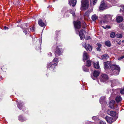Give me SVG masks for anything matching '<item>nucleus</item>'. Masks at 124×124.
Here are the masks:
<instances>
[{"mask_svg":"<svg viewBox=\"0 0 124 124\" xmlns=\"http://www.w3.org/2000/svg\"><path fill=\"white\" fill-rule=\"evenodd\" d=\"M110 73L115 75L118 74L120 70V68L117 65H113L111 66L110 68Z\"/></svg>","mask_w":124,"mask_h":124,"instance_id":"nucleus-1","label":"nucleus"},{"mask_svg":"<svg viewBox=\"0 0 124 124\" xmlns=\"http://www.w3.org/2000/svg\"><path fill=\"white\" fill-rule=\"evenodd\" d=\"M89 2L88 0H82L81 2V9L82 10L87 9L88 7Z\"/></svg>","mask_w":124,"mask_h":124,"instance_id":"nucleus-2","label":"nucleus"},{"mask_svg":"<svg viewBox=\"0 0 124 124\" xmlns=\"http://www.w3.org/2000/svg\"><path fill=\"white\" fill-rule=\"evenodd\" d=\"M83 46L87 51H91L92 50V47L91 46H90L89 44H87L86 45V43L85 42H84L82 44Z\"/></svg>","mask_w":124,"mask_h":124,"instance_id":"nucleus-3","label":"nucleus"},{"mask_svg":"<svg viewBox=\"0 0 124 124\" xmlns=\"http://www.w3.org/2000/svg\"><path fill=\"white\" fill-rule=\"evenodd\" d=\"M107 113L108 114L113 117H114L116 115V112L115 111H110L109 110H107Z\"/></svg>","mask_w":124,"mask_h":124,"instance_id":"nucleus-4","label":"nucleus"},{"mask_svg":"<svg viewBox=\"0 0 124 124\" xmlns=\"http://www.w3.org/2000/svg\"><path fill=\"white\" fill-rule=\"evenodd\" d=\"M101 76V82H104L108 79L107 76L105 74H102Z\"/></svg>","mask_w":124,"mask_h":124,"instance_id":"nucleus-5","label":"nucleus"},{"mask_svg":"<svg viewBox=\"0 0 124 124\" xmlns=\"http://www.w3.org/2000/svg\"><path fill=\"white\" fill-rule=\"evenodd\" d=\"M74 24L75 27L77 29H79L81 27V23L80 21L74 22Z\"/></svg>","mask_w":124,"mask_h":124,"instance_id":"nucleus-6","label":"nucleus"},{"mask_svg":"<svg viewBox=\"0 0 124 124\" xmlns=\"http://www.w3.org/2000/svg\"><path fill=\"white\" fill-rule=\"evenodd\" d=\"M69 4L70 5L74 7L76 5L77 3V0H69Z\"/></svg>","mask_w":124,"mask_h":124,"instance_id":"nucleus-7","label":"nucleus"},{"mask_svg":"<svg viewBox=\"0 0 124 124\" xmlns=\"http://www.w3.org/2000/svg\"><path fill=\"white\" fill-rule=\"evenodd\" d=\"M83 57L84 61L88 59L89 57V55L85 51H84L83 53Z\"/></svg>","mask_w":124,"mask_h":124,"instance_id":"nucleus-8","label":"nucleus"},{"mask_svg":"<svg viewBox=\"0 0 124 124\" xmlns=\"http://www.w3.org/2000/svg\"><path fill=\"white\" fill-rule=\"evenodd\" d=\"M85 32V31L83 30H81L79 32V36L81 39H83V38L85 36L84 35V34Z\"/></svg>","mask_w":124,"mask_h":124,"instance_id":"nucleus-9","label":"nucleus"},{"mask_svg":"<svg viewBox=\"0 0 124 124\" xmlns=\"http://www.w3.org/2000/svg\"><path fill=\"white\" fill-rule=\"evenodd\" d=\"M55 54L56 56H59L61 54L60 48H56L55 52Z\"/></svg>","mask_w":124,"mask_h":124,"instance_id":"nucleus-10","label":"nucleus"},{"mask_svg":"<svg viewBox=\"0 0 124 124\" xmlns=\"http://www.w3.org/2000/svg\"><path fill=\"white\" fill-rule=\"evenodd\" d=\"M111 81V86L112 87H113L116 85L118 83L117 81L115 80H112Z\"/></svg>","mask_w":124,"mask_h":124,"instance_id":"nucleus-11","label":"nucleus"},{"mask_svg":"<svg viewBox=\"0 0 124 124\" xmlns=\"http://www.w3.org/2000/svg\"><path fill=\"white\" fill-rule=\"evenodd\" d=\"M105 119L109 123H112V118L108 116H106L105 117Z\"/></svg>","mask_w":124,"mask_h":124,"instance_id":"nucleus-12","label":"nucleus"},{"mask_svg":"<svg viewBox=\"0 0 124 124\" xmlns=\"http://www.w3.org/2000/svg\"><path fill=\"white\" fill-rule=\"evenodd\" d=\"M101 59L103 60H106L109 58V56L107 54H103L101 56Z\"/></svg>","mask_w":124,"mask_h":124,"instance_id":"nucleus-13","label":"nucleus"},{"mask_svg":"<svg viewBox=\"0 0 124 124\" xmlns=\"http://www.w3.org/2000/svg\"><path fill=\"white\" fill-rule=\"evenodd\" d=\"M106 7L105 4L103 2H101V4L99 8L101 10H102L104 9Z\"/></svg>","mask_w":124,"mask_h":124,"instance_id":"nucleus-14","label":"nucleus"},{"mask_svg":"<svg viewBox=\"0 0 124 124\" xmlns=\"http://www.w3.org/2000/svg\"><path fill=\"white\" fill-rule=\"evenodd\" d=\"M123 20V17L120 16L117 17L116 18V20L117 22L120 23Z\"/></svg>","mask_w":124,"mask_h":124,"instance_id":"nucleus-15","label":"nucleus"},{"mask_svg":"<svg viewBox=\"0 0 124 124\" xmlns=\"http://www.w3.org/2000/svg\"><path fill=\"white\" fill-rule=\"evenodd\" d=\"M51 63H50L48 64L47 65V67L48 68L49 67H50V68H54L55 67V66L57 65V64L56 63H54L53 64H52V65L51 66Z\"/></svg>","mask_w":124,"mask_h":124,"instance_id":"nucleus-16","label":"nucleus"},{"mask_svg":"<svg viewBox=\"0 0 124 124\" xmlns=\"http://www.w3.org/2000/svg\"><path fill=\"white\" fill-rule=\"evenodd\" d=\"M38 23L39 25L43 27L45 26V23L42 22V20H39L38 21Z\"/></svg>","mask_w":124,"mask_h":124,"instance_id":"nucleus-17","label":"nucleus"},{"mask_svg":"<svg viewBox=\"0 0 124 124\" xmlns=\"http://www.w3.org/2000/svg\"><path fill=\"white\" fill-rule=\"evenodd\" d=\"M94 67L96 69H98L100 68V66L99 65V62H97L96 63H94Z\"/></svg>","mask_w":124,"mask_h":124,"instance_id":"nucleus-18","label":"nucleus"},{"mask_svg":"<svg viewBox=\"0 0 124 124\" xmlns=\"http://www.w3.org/2000/svg\"><path fill=\"white\" fill-rule=\"evenodd\" d=\"M99 71H95L93 73V76L95 77H97L98 76L99 74Z\"/></svg>","mask_w":124,"mask_h":124,"instance_id":"nucleus-19","label":"nucleus"},{"mask_svg":"<svg viewBox=\"0 0 124 124\" xmlns=\"http://www.w3.org/2000/svg\"><path fill=\"white\" fill-rule=\"evenodd\" d=\"M122 100L121 97L119 96H117L116 99V100L117 102H119L121 101Z\"/></svg>","mask_w":124,"mask_h":124,"instance_id":"nucleus-20","label":"nucleus"},{"mask_svg":"<svg viewBox=\"0 0 124 124\" xmlns=\"http://www.w3.org/2000/svg\"><path fill=\"white\" fill-rule=\"evenodd\" d=\"M68 13H71L72 14V16H74L75 15V13L74 11H73L71 10H68L66 12L65 14H66Z\"/></svg>","mask_w":124,"mask_h":124,"instance_id":"nucleus-21","label":"nucleus"},{"mask_svg":"<svg viewBox=\"0 0 124 124\" xmlns=\"http://www.w3.org/2000/svg\"><path fill=\"white\" fill-rule=\"evenodd\" d=\"M104 65L105 68H108L109 67L110 64L108 63V62H104Z\"/></svg>","mask_w":124,"mask_h":124,"instance_id":"nucleus-22","label":"nucleus"},{"mask_svg":"<svg viewBox=\"0 0 124 124\" xmlns=\"http://www.w3.org/2000/svg\"><path fill=\"white\" fill-rule=\"evenodd\" d=\"M97 18L98 17L96 15H94L92 16V19L93 21H95Z\"/></svg>","mask_w":124,"mask_h":124,"instance_id":"nucleus-23","label":"nucleus"},{"mask_svg":"<svg viewBox=\"0 0 124 124\" xmlns=\"http://www.w3.org/2000/svg\"><path fill=\"white\" fill-rule=\"evenodd\" d=\"M91 64V61L89 60H87L86 62V66L89 67H90Z\"/></svg>","mask_w":124,"mask_h":124,"instance_id":"nucleus-24","label":"nucleus"},{"mask_svg":"<svg viewBox=\"0 0 124 124\" xmlns=\"http://www.w3.org/2000/svg\"><path fill=\"white\" fill-rule=\"evenodd\" d=\"M91 11L90 10H88L84 14V16H88L89 14L91 12Z\"/></svg>","mask_w":124,"mask_h":124,"instance_id":"nucleus-25","label":"nucleus"},{"mask_svg":"<svg viewBox=\"0 0 124 124\" xmlns=\"http://www.w3.org/2000/svg\"><path fill=\"white\" fill-rule=\"evenodd\" d=\"M23 32L25 33L26 35L27 33L28 34L29 32L28 29V28L24 29L23 31Z\"/></svg>","mask_w":124,"mask_h":124,"instance_id":"nucleus-26","label":"nucleus"},{"mask_svg":"<svg viewBox=\"0 0 124 124\" xmlns=\"http://www.w3.org/2000/svg\"><path fill=\"white\" fill-rule=\"evenodd\" d=\"M105 45L109 47L111 45L110 42L109 41H106L105 42Z\"/></svg>","mask_w":124,"mask_h":124,"instance_id":"nucleus-27","label":"nucleus"},{"mask_svg":"<svg viewBox=\"0 0 124 124\" xmlns=\"http://www.w3.org/2000/svg\"><path fill=\"white\" fill-rule=\"evenodd\" d=\"M110 37L112 38H114L115 37V33L113 32H111L110 34Z\"/></svg>","mask_w":124,"mask_h":124,"instance_id":"nucleus-28","label":"nucleus"},{"mask_svg":"<svg viewBox=\"0 0 124 124\" xmlns=\"http://www.w3.org/2000/svg\"><path fill=\"white\" fill-rule=\"evenodd\" d=\"M120 92L121 94H124V88H123L120 89Z\"/></svg>","mask_w":124,"mask_h":124,"instance_id":"nucleus-29","label":"nucleus"},{"mask_svg":"<svg viewBox=\"0 0 124 124\" xmlns=\"http://www.w3.org/2000/svg\"><path fill=\"white\" fill-rule=\"evenodd\" d=\"M116 36L118 38H121L122 37V34H118L116 35Z\"/></svg>","mask_w":124,"mask_h":124,"instance_id":"nucleus-30","label":"nucleus"},{"mask_svg":"<svg viewBox=\"0 0 124 124\" xmlns=\"http://www.w3.org/2000/svg\"><path fill=\"white\" fill-rule=\"evenodd\" d=\"M105 98L104 97H101L100 99V103H101L103 101H104V100Z\"/></svg>","mask_w":124,"mask_h":124,"instance_id":"nucleus-31","label":"nucleus"},{"mask_svg":"<svg viewBox=\"0 0 124 124\" xmlns=\"http://www.w3.org/2000/svg\"><path fill=\"white\" fill-rule=\"evenodd\" d=\"M20 104L19 103V104H17V106L20 109H21L23 108V107H22V106H21V102L20 103Z\"/></svg>","mask_w":124,"mask_h":124,"instance_id":"nucleus-32","label":"nucleus"},{"mask_svg":"<svg viewBox=\"0 0 124 124\" xmlns=\"http://www.w3.org/2000/svg\"><path fill=\"white\" fill-rule=\"evenodd\" d=\"M97 0H90L91 2H93V5H95L96 3V1Z\"/></svg>","mask_w":124,"mask_h":124,"instance_id":"nucleus-33","label":"nucleus"},{"mask_svg":"<svg viewBox=\"0 0 124 124\" xmlns=\"http://www.w3.org/2000/svg\"><path fill=\"white\" fill-rule=\"evenodd\" d=\"M30 30L32 32H33L35 30V28L34 27H31L30 28Z\"/></svg>","mask_w":124,"mask_h":124,"instance_id":"nucleus-34","label":"nucleus"},{"mask_svg":"<svg viewBox=\"0 0 124 124\" xmlns=\"http://www.w3.org/2000/svg\"><path fill=\"white\" fill-rule=\"evenodd\" d=\"M19 120L23 122V117L22 116H20L19 117Z\"/></svg>","mask_w":124,"mask_h":124,"instance_id":"nucleus-35","label":"nucleus"},{"mask_svg":"<svg viewBox=\"0 0 124 124\" xmlns=\"http://www.w3.org/2000/svg\"><path fill=\"white\" fill-rule=\"evenodd\" d=\"M53 61L54 62H58V59L56 58H55L53 60Z\"/></svg>","mask_w":124,"mask_h":124,"instance_id":"nucleus-36","label":"nucleus"},{"mask_svg":"<svg viewBox=\"0 0 124 124\" xmlns=\"http://www.w3.org/2000/svg\"><path fill=\"white\" fill-rule=\"evenodd\" d=\"M106 18H108L109 20H110L111 19V16L109 15H107L106 16Z\"/></svg>","mask_w":124,"mask_h":124,"instance_id":"nucleus-37","label":"nucleus"},{"mask_svg":"<svg viewBox=\"0 0 124 124\" xmlns=\"http://www.w3.org/2000/svg\"><path fill=\"white\" fill-rule=\"evenodd\" d=\"M83 69L84 71H85L87 72L88 71V70L86 68L85 69V67H83Z\"/></svg>","mask_w":124,"mask_h":124,"instance_id":"nucleus-38","label":"nucleus"},{"mask_svg":"<svg viewBox=\"0 0 124 124\" xmlns=\"http://www.w3.org/2000/svg\"><path fill=\"white\" fill-rule=\"evenodd\" d=\"M102 27H103V28H104L105 29H106L107 28L108 29H109V28H110V26H108V25L106 26V27H104L103 26Z\"/></svg>","mask_w":124,"mask_h":124,"instance_id":"nucleus-39","label":"nucleus"},{"mask_svg":"<svg viewBox=\"0 0 124 124\" xmlns=\"http://www.w3.org/2000/svg\"><path fill=\"white\" fill-rule=\"evenodd\" d=\"M124 58V55L120 57H118V59L119 60H120L123 59Z\"/></svg>","mask_w":124,"mask_h":124,"instance_id":"nucleus-40","label":"nucleus"},{"mask_svg":"<svg viewBox=\"0 0 124 124\" xmlns=\"http://www.w3.org/2000/svg\"><path fill=\"white\" fill-rule=\"evenodd\" d=\"M100 124H106L105 122L101 121L100 122Z\"/></svg>","mask_w":124,"mask_h":124,"instance_id":"nucleus-41","label":"nucleus"},{"mask_svg":"<svg viewBox=\"0 0 124 124\" xmlns=\"http://www.w3.org/2000/svg\"><path fill=\"white\" fill-rule=\"evenodd\" d=\"M97 45L98 46V47H101V45L100 43H98L97 44Z\"/></svg>","mask_w":124,"mask_h":124,"instance_id":"nucleus-42","label":"nucleus"},{"mask_svg":"<svg viewBox=\"0 0 124 124\" xmlns=\"http://www.w3.org/2000/svg\"><path fill=\"white\" fill-rule=\"evenodd\" d=\"M100 47H98L97 48V50L98 51H100Z\"/></svg>","mask_w":124,"mask_h":124,"instance_id":"nucleus-43","label":"nucleus"},{"mask_svg":"<svg viewBox=\"0 0 124 124\" xmlns=\"http://www.w3.org/2000/svg\"><path fill=\"white\" fill-rule=\"evenodd\" d=\"M123 25L122 24H120L119 25V27L120 28H121L122 27Z\"/></svg>","mask_w":124,"mask_h":124,"instance_id":"nucleus-44","label":"nucleus"},{"mask_svg":"<svg viewBox=\"0 0 124 124\" xmlns=\"http://www.w3.org/2000/svg\"><path fill=\"white\" fill-rule=\"evenodd\" d=\"M101 22L102 23H104L105 22V21L103 20H101Z\"/></svg>","mask_w":124,"mask_h":124,"instance_id":"nucleus-45","label":"nucleus"},{"mask_svg":"<svg viewBox=\"0 0 124 124\" xmlns=\"http://www.w3.org/2000/svg\"><path fill=\"white\" fill-rule=\"evenodd\" d=\"M52 54L50 53H49V54H48V55L49 56H52Z\"/></svg>","mask_w":124,"mask_h":124,"instance_id":"nucleus-46","label":"nucleus"},{"mask_svg":"<svg viewBox=\"0 0 124 124\" xmlns=\"http://www.w3.org/2000/svg\"><path fill=\"white\" fill-rule=\"evenodd\" d=\"M4 29H5L6 30L7 29H8V27H6V26H5L4 27Z\"/></svg>","mask_w":124,"mask_h":124,"instance_id":"nucleus-47","label":"nucleus"},{"mask_svg":"<svg viewBox=\"0 0 124 124\" xmlns=\"http://www.w3.org/2000/svg\"><path fill=\"white\" fill-rule=\"evenodd\" d=\"M112 101V102H113L114 103H115V101H114V100H112V101Z\"/></svg>","mask_w":124,"mask_h":124,"instance_id":"nucleus-48","label":"nucleus"},{"mask_svg":"<svg viewBox=\"0 0 124 124\" xmlns=\"http://www.w3.org/2000/svg\"><path fill=\"white\" fill-rule=\"evenodd\" d=\"M87 38H87V39H90V37H89V36H88V37H87Z\"/></svg>","mask_w":124,"mask_h":124,"instance_id":"nucleus-49","label":"nucleus"},{"mask_svg":"<svg viewBox=\"0 0 124 124\" xmlns=\"http://www.w3.org/2000/svg\"><path fill=\"white\" fill-rule=\"evenodd\" d=\"M122 9H123V11H124V6L123 7V8H122Z\"/></svg>","mask_w":124,"mask_h":124,"instance_id":"nucleus-50","label":"nucleus"},{"mask_svg":"<svg viewBox=\"0 0 124 124\" xmlns=\"http://www.w3.org/2000/svg\"><path fill=\"white\" fill-rule=\"evenodd\" d=\"M110 104H111V102H110Z\"/></svg>","mask_w":124,"mask_h":124,"instance_id":"nucleus-51","label":"nucleus"},{"mask_svg":"<svg viewBox=\"0 0 124 124\" xmlns=\"http://www.w3.org/2000/svg\"><path fill=\"white\" fill-rule=\"evenodd\" d=\"M92 118H93V117H92Z\"/></svg>","mask_w":124,"mask_h":124,"instance_id":"nucleus-52","label":"nucleus"},{"mask_svg":"<svg viewBox=\"0 0 124 124\" xmlns=\"http://www.w3.org/2000/svg\"><path fill=\"white\" fill-rule=\"evenodd\" d=\"M123 11L124 12V11H123Z\"/></svg>","mask_w":124,"mask_h":124,"instance_id":"nucleus-53","label":"nucleus"}]
</instances>
